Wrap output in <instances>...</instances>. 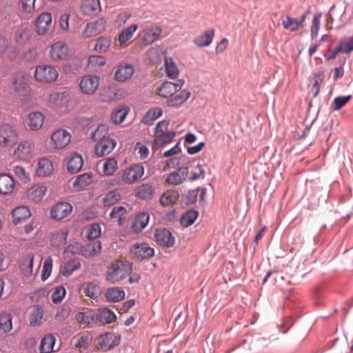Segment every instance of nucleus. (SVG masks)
Returning <instances> with one entry per match:
<instances>
[{
  "mask_svg": "<svg viewBox=\"0 0 353 353\" xmlns=\"http://www.w3.org/2000/svg\"><path fill=\"white\" fill-rule=\"evenodd\" d=\"M13 172L15 176L23 183L27 184L30 182V176L25 168L21 165H15L13 167Z\"/></svg>",
  "mask_w": 353,
  "mask_h": 353,
  "instance_id": "obj_47",
  "label": "nucleus"
},
{
  "mask_svg": "<svg viewBox=\"0 0 353 353\" xmlns=\"http://www.w3.org/2000/svg\"><path fill=\"white\" fill-rule=\"evenodd\" d=\"M52 269V258L48 256L45 260L43 265V270L41 274V279L46 281L50 276Z\"/></svg>",
  "mask_w": 353,
  "mask_h": 353,
  "instance_id": "obj_60",
  "label": "nucleus"
},
{
  "mask_svg": "<svg viewBox=\"0 0 353 353\" xmlns=\"http://www.w3.org/2000/svg\"><path fill=\"white\" fill-rule=\"evenodd\" d=\"M119 343V339L114 333H105L101 335L97 343V347L102 350H110Z\"/></svg>",
  "mask_w": 353,
  "mask_h": 353,
  "instance_id": "obj_18",
  "label": "nucleus"
},
{
  "mask_svg": "<svg viewBox=\"0 0 353 353\" xmlns=\"http://www.w3.org/2000/svg\"><path fill=\"white\" fill-rule=\"evenodd\" d=\"M305 19V14L301 16L299 21L289 16H286L282 21V25L285 30L294 32L298 30L300 28L303 27Z\"/></svg>",
  "mask_w": 353,
  "mask_h": 353,
  "instance_id": "obj_30",
  "label": "nucleus"
},
{
  "mask_svg": "<svg viewBox=\"0 0 353 353\" xmlns=\"http://www.w3.org/2000/svg\"><path fill=\"white\" fill-rule=\"evenodd\" d=\"M77 341L75 343L77 347H86L92 341V336L89 333H85L79 336L77 339Z\"/></svg>",
  "mask_w": 353,
  "mask_h": 353,
  "instance_id": "obj_64",
  "label": "nucleus"
},
{
  "mask_svg": "<svg viewBox=\"0 0 353 353\" xmlns=\"http://www.w3.org/2000/svg\"><path fill=\"white\" fill-rule=\"evenodd\" d=\"M70 134L64 129H59L51 135V140L56 148H63L70 141Z\"/></svg>",
  "mask_w": 353,
  "mask_h": 353,
  "instance_id": "obj_20",
  "label": "nucleus"
},
{
  "mask_svg": "<svg viewBox=\"0 0 353 353\" xmlns=\"http://www.w3.org/2000/svg\"><path fill=\"white\" fill-rule=\"evenodd\" d=\"M28 39V30L26 27L18 28L14 34V40L19 45H23Z\"/></svg>",
  "mask_w": 353,
  "mask_h": 353,
  "instance_id": "obj_52",
  "label": "nucleus"
},
{
  "mask_svg": "<svg viewBox=\"0 0 353 353\" xmlns=\"http://www.w3.org/2000/svg\"><path fill=\"white\" fill-rule=\"evenodd\" d=\"M108 129L105 125H100L96 130L92 134V139L95 141H101V140L106 139L108 137Z\"/></svg>",
  "mask_w": 353,
  "mask_h": 353,
  "instance_id": "obj_53",
  "label": "nucleus"
},
{
  "mask_svg": "<svg viewBox=\"0 0 353 353\" xmlns=\"http://www.w3.org/2000/svg\"><path fill=\"white\" fill-rule=\"evenodd\" d=\"M95 317L103 325L111 323L116 319L114 313L107 307L99 309Z\"/></svg>",
  "mask_w": 353,
  "mask_h": 353,
  "instance_id": "obj_37",
  "label": "nucleus"
},
{
  "mask_svg": "<svg viewBox=\"0 0 353 353\" xmlns=\"http://www.w3.org/2000/svg\"><path fill=\"white\" fill-rule=\"evenodd\" d=\"M134 68L131 64L120 65L114 72V79L119 82H125L131 79Z\"/></svg>",
  "mask_w": 353,
  "mask_h": 353,
  "instance_id": "obj_23",
  "label": "nucleus"
},
{
  "mask_svg": "<svg viewBox=\"0 0 353 353\" xmlns=\"http://www.w3.org/2000/svg\"><path fill=\"white\" fill-rule=\"evenodd\" d=\"M162 29L157 25L146 26L139 32L136 39L143 46H149L160 38Z\"/></svg>",
  "mask_w": 353,
  "mask_h": 353,
  "instance_id": "obj_2",
  "label": "nucleus"
},
{
  "mask_svg": "<svg viewBox=\"0 0 353 353\" xmlns=\"http://www.w3.org/2000/svg\"><path fill=\"white\" fill-rule=\"evenodd\" d=\"M184 81L179 80L177 83L164 81L155 90V94L168 99L181 90Z\"/></svg>",
  "mask_w": 353,
  "mask_h": 353,
  "instance_id": "obj_7",
  "label": "nucleus"
},
{
  "mask_svg": "<svg viewBox=\"0 0 353 353\" xmlns=\"http://www.w3.org/2000/svg\"><path fill=\"white\" fill-rule=\"evenodd\" d=\"M147 57L150 63L156 64L161 62L162 52L158 48H152L148 51Z\"/></svg>",
  "mask_w": 353,
  "mask_h": 353,
  "instance_id": "obj_55",
  "label": "nucleus"
},
{
  "mask_svg": "<svg viewBox=\"0 0 353 353\" xmlns=\"http://www.w3.org/2000/svg\"><path fill=\"white\" fill-rule=\"evenodd\" d=\"M105 296L108 302H119L125 297V292L120 287H112L106 290Z\"/></svg>",
  "mask_w": 353,
  "mask_h": 353,
  "instance_id": "obj_31",
  "label": "nucleus"
},
{
  "mask_svg": "<svg viewBox=\"0 0 353 353\" xmlns=\"http://www.w3.org/2000/svg\"><path fill=\"white\" fill-rule=\"evenodd\" d=\"M48 188L46 185L39 183L32 185L26 192L27 198L33 202L41 201L46 194Z\"/></svg>",
  "mask_w": 353,
  "mask_h": 353,
  "instance_id": "obj_21",
  "label": "nucleus"
},
{
  "mask_svg": "<svg viewBox=\"0 0 353 353\" xmlns=\"http://www.w3.org/2000/svg\"><path fill=\"white\" fill-rule=\"evenodd\" d=\"M132 271V265L128 261H117L112 263L106 272V280L111 283L125 279Z\"/></svg>",
  "mask_w": 353,
  "mask_h": 353,
  "instance_id": "obj_1",
  "label": "nucleus"
},
{
  "mask_svg": "<svg viewBox=\"0 0 353 353\" xmlns=\"http://www.w3.org/2000/svg\"><path fill=\"white\" fill-rule=\"evenodd\" d=\"M72 211V206L68 202L61 201L54 205L50 210L51 218L61 221L68 217Z\"/></svg>",
  "mask_w": 353,
  "mask_h": 353,
  "instance_id": "obj_8",
  "label": "nucleus"
},
{
  "mask_svg": "<svg viewBox=\"0 0 353 353\" xmlns=\"http://www.w3.org/2000/svg\"><path fill=\"white\" fill-rule=\"evenodd\" d=\"M154 194V188L149 183H143L135 191L136 196L141 199H151Z\"/></svg>",
  "mask_w": 353,
  "mask_h": 353,
  "instance_id": "obj_38",
  "label": "nucleus"
},
{
  "mask_svg": "<svg viewBox=\"0 0 353 353\" xmlns=\"http://www.w3.org/2000/svg\"><path fill=\"white\" fill-rule=\"evenodd\" d=\"M111 44V39L108 37H101L96 40L94 50L103 53L108 51Z\"/></svg>",
  "mask_w": 353,
  "mask_h": 353,
  "instance_id": "obj_50",
  "label": "nucleus"
},
{
  "mask_svg": "<svg viewBox=\"0 0 353 353\" xmlns=\"http://www.w3.org/2000/svg\"><path fill=\"white\" fill-rule=\"evenodd\" d=\"M83 165V160L79 154L73 152L67 161V170L70 173H77L81 170Z\"/></svg>",
  "mask_w": 353,
  "mask_h": 353,
  "instance_id": "obj_24",
  "label": "nucleus"
},
{
  "mask_svg": "<svg viewBox=\"0 0 353 353\" xmlns=\"http://www.w3.org/2000/svg\"><path fill=\"white\" fill-rule=\"evenodd\" d=\"M19 7L26 14H34L41 8V6L37 4V0H19Z\"/></svg>",
  "mask_w": 353,
  "mask_h": 353,
  "instance_id": "obj_33",
  "label": "nucleus"
},
{
  "mask_svg": "<svg viewBox=\"0 0 353 353\" xmlns=\"http://www.w3.org/2000/svg\"><path fill=\"white\" fill-rule=\"evenodd\" d=\"M12 328V316L10 314L0 315V331L3 333L9 332Z\"/></svg>",
  "mask_w": 353,
  "mask_h": 353,
  "instance_id": "obj_51",
  "label": "nucleus"
},
{
  "mask_svg": "<svg viewBox=\"0 0 353 353\" xmlns=\"http://www.w3.org/2000/svg\"><path fill=\"white\" fill-rule=\"evenodd\" d=\"M101 288L97 284L93 283H88L83 288V292L86 296L96 299L101 294Z\"/></svg>",
  "mask_w": 353,
  "mask_h": 353,
  "instance_id": "obj_49",
  "label": "nucleus"
},
{
  "mask_svg": "<svg viewBox=\"0 0 353 353\" xmlns=\"http://www.w3.org/2000/svg\"><path fill=\"white\" fill-rule=\"evenodd\" d=\"M100 79L97 75L85 74L81 77L79 82L81 91L88 95H92L98 90Z\"/></svg>",
  "mask_w": 353,
  "mask_h": 353,
  "instance_id": "obj_6",
  "label": "nucleus"
},
{
  "mask_svg": "<svg viewBox=\"0 0 353 353\" xmlns=\"http://www.w3.org/2000/svg\"><path fill=\"white\" fill-rule=\"evenodd\" d=\"M56 338L53 334H46L40 343L39 350L41 353H51L54 351Z\"/></svg>",
  "mask_w": 353,
  "mask_h": 353,
  "instance_id": "obj_41",
  "label": "nucleus"
},
{
  "mask_svg": "<svg viewBox=\"0 0 353 353\" xmlns=\"http://www.w3.org/2000/svg\"><path fill=\"white\" fill-rule=\"evenodd\" d=\"M176 135L175 132H169L163 133L160 135H156L153 143L152 150H157L160 146L170 143Z\"/></svg>",
  "mask_w": 353,
  "mask_h": 353,
  "instance_id": "obj_35",
  "label": "nucleus"
},
{
  "mask_svg": "<svg viewBox=\"0 0 353 353\" xmlns=\"http://www.w3.org/2000/svg\"><path fill=\"white\" fill-rule=\"evenodd\" d=\"M214 36V30L213 29L208 30L196 37L194 43L199 47L208 46L212 43Z\"/></svg>",
  "mask_w": 353,
  "mask_h": 353,
  "instance_id": "obj_39",
  "label": "nucleus"
},
{
  "mask_svg": "<svg viewBox=\"0 0 353 353\" xmlns=\"http://www.w3.org/2000/svg\"><path fill=\"white\" fill-rule=\"evenodd\" d=\"M19 54V49L12 46L11 40L3 35H0V57L7 54L8 58L12 61L17 57Z\"/></svg>",
  "mask_w": 353,
  "mask_h": 353,
  "instance_id": "obj_10",
  "label": "nucleus"
},
{
  "mask_svg": "<svg viewBox=\"0 0 353 353\" xmlns=\"http://www.w3.org/2000/svg\"><path fill=\"white\" fill-rule=\"evenodd\" d=\"M188 174V168L187 166H181L176 171L168 174L165 178V182L170 185H178L185 180Z\"/></svg>",
  "mask_w": 353,
  "mask_h": 353,
  "instance_id": "obj_15",
  "label": "nucleus"
},
{
  "mask_svg": "<svg viewBox=\"0 0 353 353\" xmlns=\"http://www.w3.org/2000/svg\"><path fill=\"white\" fill-rule=\"evenodd\" d=\"M106 27V20L104 18H99L94 22H90L87 24L85 30L83 32L84 37H94L103 32Z\"/></svg>",
  "mask_w": 353,
  "mask_h": 353,
  "instance_id": "obj_16",
  "label": "nucleus"
},
{
  "mask_svg": "<svg viewBox=\"0 0 353 353\" xmlns=\"http://www.w3.org/2000/svg\"><path fill=\"white\" fill-rule=\"evenodd\" d=\"M43 310L42 307L39 306H37L34 310L32 311L30 318V322L32 325H39L43 319Z\"/></svg>",
  "mask_w": 353,
  "mask_h": 353,
  "instance_id": "obj_59",
  "label": "nucleus"
},
{
  "mask_svg": "<svg viewBox=\"0 0 353 353\" xmlns=\"http://www.w3.org/2000/svg\"><path fill=\"white\" fill-rule=\"evenodd\" d=\"M155 241L161 246L172 248L175 243L174 236L165 228L158 229L154 234Z\"/></svg>",
  "mask_w": 353,
  "mask_h": 353,
  "instance_id": "obj_13",
  "label": "nucleus"
},
{
  "mask_svg": "<svg viewBox=\"0 0 353 353\" xmlns=\"http://www.w3.org/2000/svg\"><path fill=\"white\" fill-rule=\"evenodd\" d=\"M190 96V92L186 90H183L176 94L170 97L166 101V105L172 108H179L184 103Z\"/></svg>",
  "mask_w": 353,
  "mask_h": 353,
  "instance_id": "obj_27",
  "label": "nucleus"
},
{
  "mask_svg": "<svg viewBox=\"0 0 353 353\" xmlns=\"http://www.w3.org/2000/svg\"><path fill=\"white\" fill-rule=\"evenodd\" d=\"M163 111L160 108H154L150 109L143 116L141 122L145 125H151L154 121L160 117Z\"/></svg>",
  "mask_w": 353,
  "mask_h": 353,
  "instance_id": "obj_45",
  "label": "nucleus"
},
{
  "mask_svg": "<svg viewBox=\"0 0 353 353\" xmlns=\"http://www.w3.org/2000/svg\"><path fill=\"white\" fill-rule=\"evenodd\" d=\"M13 221H24L31 216V212L28 207L21 205L12 211Z\"/></svg>",
  "mask_w": 353,
  "mask_h": 353,
  "instance_id": "obj_43",
  "label": "nucleus"
},
{
  "mask_svg": "<svg viewBox=\"0 0 353 353\" xmlns=\"http://www.w3.org/2000/svg\"><path fill=\"white\" fill-rule=\"evenodd\" d=\"M17 130L9 124L0 126V148H8L13 146L17 141Z\"/></svg>",
  "mask_w": 353,
  "mask_h": 353,
  "instance_id": "obj_4",
  "label": "nucleus"
},
{
  "mask_svg": "<svg viewBox=\"0 0 353 353\" xmlns=\"http://www.w3.org/2000/svg\"><path fill=\"white\" fill-rule=\"evenodd\" d=\"M53 170L52 161L48 159L43 158L38 161L36 174L39 177H45L50 175Z\"/></svg>",
  "mask_w": 353,
  "mask_h": 353,
  "instance_id": "obj_28",
  "label": "nucleus"
},
{
  "mask_svg": "<svg viewBox=\"0 0 353 353\" xmlns=\"http://www.w3.org/2000/svg\"><path fill=\"white\" fill-rule=\"evenodd\" d=\"M102 163V172L105 176H112L118 169V163L114 158H106Z\"/></svg>",
  "mask_w": 353,
  "mask_h": 353,
  "instance_id": "obj_40",
  "label": "nucleus"
},
{
  "mask_svg": "<svg viewBox=\"0 0 353 353\" xmlns=\"http://www.w3.org/2000/svg\"><path fill=\"white\" fill-rule=\"evenodd\" d=\"M70 93L67 90L63 92H54L50 94L48 103L52 108L65 107L70 101Z\"/></svg>",
  "mask_w": 353,
  "mask_h": 353,
  "instance_id": "obj_17",
  "label": "nucleus"
},
{
  "mask_svg": "<svg viewBox=\"0 0 353 353\" xmlns=\"http://www.w3.org/2000/svg\"><path fill=\"white\" fill-rule=\"evenodd\" d=\"M34 263V255L32 254H28L20 265L21 270L26 276H30L32 274Z\"/></svg>",
  "mask_w": 353,
  "mask_h": 353,
  "instance_id": "obj_48",
  "label": "nucleus"
},
{
  "mask_svg": "<svg viewBox=\"0 0 353 353\" xmlns=\"http://www.w3.org/2000/svg\"><path fill=\"white\" fill-rule=\"evenodd\" d=\"M120 199V194L116 191H110L103 199V204L110 206L114 204Z\"/></svg>",
  "mask_w": 353,
  "mask_h": 353,
  "instance_id": "obj_61",
  "label": "nucleus"
},
{
  "mask_svg": "<svg viewBox=\"0 0 353 353\" xmlns=\"http://www.w3.org/2000/svg\"><path fill=\"white\" fill-rule=\"evenodd\" d=\"M50 57L54 61L67 59L69 57L68 46L63 41H57L50 47Z\"/></svg>",
  "mask_w": 353,
  "mask_h": 353,
  "instance_id": "obj_11",
  "label": "nucleus"
},
{
  "mask_svg": "<svg viewBox=\"0 0 353 353\" xmlns=\"http://www.w3.org/2000/svg\"><path fill=\"white\" fill-rule=\"evenodd\" d=\"M81 266L79 261L76 260H72L67 262L61 270V273L65 276H69L75 270H78Z\"/></svg>",
  "mask_w": 353,
  "mask_h": 353,
  "instance_id": "obj_54",
  "label": "nucleus"
},
{
  "mask_svg": "<svg viewBox=\"0 0 353 353\" xmlns=\"http://www.w3.org/2000/svg\"><path fill=\"white\" fill-rule=\"evenodd\" d=\"M128 114V110L125 108H120L112 112L111 120L115 124L121 123Z\"/></svg>",
  "mask_w": 353,
  "mask_h": 353,
  "instance_id": "obj_57",
  "label": "nucleus"
},
{
  "mask_svg": "<svg viewBox=\"0 0 353 353\" xmlns=\"http://www.w3.org/2000/svg\"><path fill=\"white\" fill-rule=\"evenodd\" d=\"M179 197V193L176 190H168L163 193L160 198L161 204L168 206L176 203Z\"/></svg>",
  "mask_w": 353,
  "mask_h": 353,
  "instance_id": "obj_42",
  "label": "nucleus"
},
{
  "mask_svg": "<svg viewBox=\"0 0 353 353\" xmlns=\"http://www.w3.org/2000/svg\"><path fill=\"white\" fill-rule=\"evenodd\" d=\"M81 10L85 15L96 14L101 10L100 0H83Z\"/></svg>",
  "mask_w": 353,
  "mask_h": 353,
  "instance_id": "obj_25",
  "label": "nucleus"
},
{
  "mask_svg": "<svg viewBox=\"0 0 353 353\" xmlns=\"http://www.w3.org/2000/svg\"><path fill=\"white\" fill-rule=\"evenodd\" d=\"M144 174V168L141 164H133L125 168L121 174V180L124 183L133 184L140 179Z\"/></svg>",
  "mask_w": 353,
  "mask_h": 353,
  "instance_id": "obj_5",
  "label": "nucleus"
},
{
  "mask_svg": "<svg viewBox=\"0 0 353 353\" xmlns=\"http://www.w3.org/2000/svg\"><path fill=\"white\" fill-rule=\"evenodd\" d=\"M117 94V90L114 85L104 87L99 94L100 99L103 102H110L113 101Z\"/></svg>",
  "mask_w": 353,
  "mask_h": 353,
  "instance_id": "obj_44",
  "label": "nucleus"
},
{
  "mask_svg": "<svg viewBox=\"0 0 353 353\" xmlns=\"http://www.w3.org/2000/svg\"><path fill=\"white\" fill-rule=\"evenodd\" d=\"M65 296V289L63 286L60 285L55 288L52 294V300L54 303H59L62 301Z\"/></svg>",
  "mask_w": 353,
  "mask_h": 353,
  "instance_id": "obj_63",
  "label": "nucleus"
},
{
  "mask_svg": "<svg viewBox=\"0 0 353 353\" xmlns=\"http://www.w3.org/2000/svg\"><path fill=\"white\" fill-rule=\"evenodd\" d=\"M45 117L40 112H30L26 120V125L31 130H39L43 125Z\"/></svg>",
  "mask_w": 353,
  "mask_h": 353,
  "instance_id": "obj_22",
  "label": "nucleus"
},
{
  "mask_svg": "<svg viewBox=\"0 0 353 353\" xmlns=\"http://www.w3.org/2000/svg\"><path fill=\"white\" fill-rule=\"evenodd\" d=\"M87 238L88 239H94L99 237L101 234V227L97 222L92 223L90 227L87 230Z\"/></svg>",
  "mask_w": 353,
  "mask_h": 353,
  "instance_id": "obj_62",
  "label": "nucleus"
},
{
  "mask_svg": "<svg viewBox=\"0 0 353 353\" xmlns=\"http://www.w3.org/2000/svg\"><path fill=\"white\" fill-rule=\"evenodd\" d=\"M13 158L17 160L26 161L32 157V147L28 141H21L12 153Z\"/></svg>",
  "mask_w": 353,
  "mask_h": 353,
  "instance_id": "obj_12",
  "label": "nucleus"
},
{
  "mask_svg": "<svg viewBox=\"0 0 353 353\" xmlns=\"http://www.w3.org/2000/svg\"><path fill=\"white\" fill-rule=\"evenodd\" d=\"M93 181V175L91 173H85L77 176L73 183V188L76 191H81L90 185Z\"/></svg>",
  "mask_w": 353,
  "mask_h": 353,
  "instance_id": "obj_32",
  "label": "nucleus"
},
{
  "mask_svg": "<svg viewBox=\"0 0 353 353\" xmlns=\"http://www.w3.org/2000/svg\"><path fill=\"white\" fill-rule=\"evenodd\" d=\"M34 76L35 79L42 83H52L59 77L57 68L50 65H39L35 68Z\"/></svg>",
  "mask_w": 353,
  "mask_h": 353,
  "instance_id": "obj_3",
  "label": "nucleus"
},
{
  "mask_svg": "<svg viewBox=\"0 0 353 353\" xmlns=\"http://www.w3.org/2000/svg\"><path fill=\"white\" fill-rule=\"evenodd\" d=\"M138 29V25L132 24L123 29L118 35V41L121 46H127V42L131 39L134 32Z\"/></svg>",
  "mask_w": 353,
  "mask_h": 353,
  "instance_id": "obj_34",
  "label": "nucleus"
},
{
  "mask_svg": "<svg viewBox=\"0 0 353 353\" xmlns=\"http://www.w3.org/2000/svg\"><path fill=\"white\" fill-rule=\"evenodd\" d=\"M52 16L49 12L40 14L35 21L36 32L39 35L46 34L52 26Z\"/></svg>",
  "mask_w": 353,
  "mask_h": 353,
  "instance_id": "obj_14",
  "label": "nucleus"
},
{
  "mask_svg": "<svg viewBox=\"0 0 353 353\" xmlns=\"http://www.w3.org/2000/svg\"><path fill=\"white\" fill-rule=\"evenodd\" d=\"M75 317L79 323L89 325L94 321L95 314L91 310H86L77 313Z\"/></svg>",
  "mask_w": 353,
  "mask_h": 353,
  "instance_id": "obj_46",
  "label": "nucleus"
},
{
  "mask_svg": "<svg viewBox=\"0 0 353 353\" xmlns=\"http://www.w3.org/2000/svg\"><path fill=\"white\" fill-rule=\"evenodd\" d=\"M117 145V141L110 138L101 140L95 146V153L98 157L110 154Z\"/></svg>",
  "mask_w": 353,
  "mask_h": 353,
  "instance_id": "obj_19",
  "label": "nucleus"
},
{
  "mask_svg": "<svg viewBox=\"0 0 353 353\" xmlns=\"http://www.w3.org/2000/svg\"><path fill=\"white\" fill-rule=\"evenodd\" d=\"M101 252V243L99 241H95L81 246L80 254L85 258L93 257Z\"/></svg>",
  "mask_w": 353,
  "mask_h": 353,
  "instance_id": "obj_29",
  "label": "nucleus"
},
{
  "mask_svg": "<svg viewBox=\"0 0 353 353\" xmlns=\"http://www.w3.org/2000/svg\"><path fill=\"white\" fill-rule=\"evenodd\" d=\"M324 79V74L323 72L317 73L314 77V83L312 86L311 91L313 93V97H316L320 91L321 85Z\"/></svg>",
  "mask_w": 353,
  "mask_h": 353,
  "instance_id": "obj_58",
  "label": "nucleus"
},
{
  "mask_svg": "<svg viewBox=\"0 0 353 353\" xmlns=\"http://www.w3.org/2000/svg\"><path fill=\"white\" fill-rule=\"evenodd\" d=\"M130 253L137 260H142L152 257L154 250L146 243H134L130 247Z\"/></svg>",
  "mask_w": 353,
  "mask_h": 353,
  "instance_id": "obj_9",
  "label": "nucleus"
},
{
  "mask_svg": "<svg viewBox=\"0 0 353 353\" xmlns=\"http://www.w3.org/2000/svg\"><path fill=\"white\" fill-rule=\"evenodd\" d=\"M15 188V181L8 174H0V193L11 194Z\"/></svg>",
  "mask_w": 353,
  "mask_h": 353,
  "instance_id": "obj_26",
  "label": "nucleus"
},
{
  "mask_svg": "<svg viewBox=\"0 0 353 353\" xmlns=\"http://www.w3.org/2000/svg\"><path fill=\"white\" fill-rule=\"evenodd\" d=\"M106 63L105 58L102 56L92 55L89 57L88 66L93 70H97Z\"/></svg>",
  "mask_w": 353,
  "mask_h": 353,
  "instance_id": "obj_56",
  "label": "nucleus"
},
{
  "mask_svg": "<svg viewBox=\"0 0 353 353\" xmlns=\"http://www.w3.org/2000/svg\"><path fill=\"white\" fill-rule=\"evenodd\" d=\"M164 72L167 77L171 79H176L179 77V69L172 58L165 57Z\"/></svg>",
  "mask_w": 353,
  "mask_h": 353,
  "instance_id": "obj_36",
  "label": "nucleus"
}]
</instances>
